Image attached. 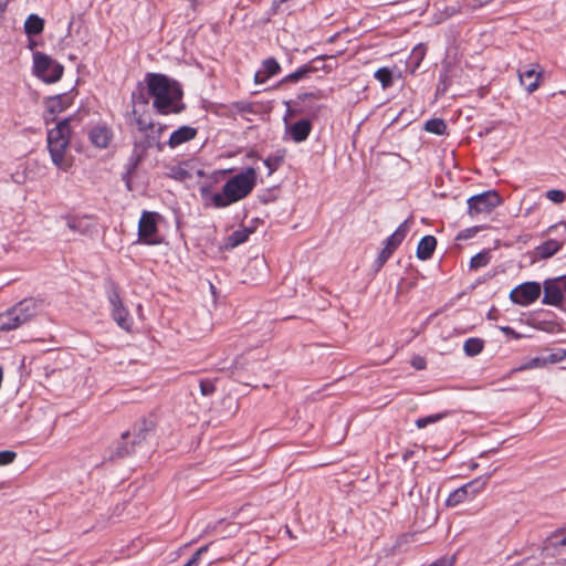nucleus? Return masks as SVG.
<instances>
[{"label": "nucleus", "instance_id": "f257e3e1", "mask_svg": "<svg viewBox=\"0 0 566 566\" xmlns=\"http://www.w3.org/2000/svg\"><path fill=\"white\" fill-rule=\"evenodd\" d=\"M145 83L149 84L153 107L159 115L180 114L186 105L182 102L181 84L161 73H147Z\"/></svg>", "mask_w": 566, "mask_h": 566}, {"label": "nucleus", "instance_id": "f03ea898", "mask_svg": "<svg viewBox=\"0 0 566 566\" xmlns=\"http://www.w3.org/2000/svg\"><path fill=\"white\" fill-rule=\"evenodd\" d=\"M255 181L256 172L254 168L249 167L229 179L222 187V192L211 193L210 186L202 185L200 195L206 201V207L226 208L249 196L255 186Z\"/></svg>", "mask_w": 566, "mask_h": 566}, {"label": "nucleus", "instance_id": "7ed1b4c3", "mask_svg": "<svg viewBox=\"0 0 566 566\" xmlns=\"http://www.w3.org/2000/svg\"><path fill=\"white\" fill-rule=\"evenodd\" d=\"M64 66L43 52L33 53V74L45 83L61 80Z\"/></svg>", "mask_w": 566, "mask_h": 566}, {"label": "nucleus", "instance_id": "20e7f679", "mask_svg": "<svg viewBox=\"0 0 566 566\" xmlns=\"http://www.w3.org/2000/svg\"><path fill=\"white\" fill-rule=\"evenodd\" d=\"M495 471L496 469L490 473L478 476L451 492L446 501V505L449 507H454L467 500L473 499L476 494L484 490L490 478Z\"/></svg>", "mask_w": 566, "mask_h": 566}, {"label": "nucleus", "instance_id": "39448f33", "mask_svg": "<svg viewBox=\"0 0 566 566\" xmlns=\"http://www.w3.org/2000/svg\"><path fill=\"white\" fill-rule=\"evenodd\" d=\"M468 213L474 217L480 213H489L502 203L501 196L495 190H488L468 199Z\"/></svg>", "mask_w": 566, "mask_h": 566}, {"label": "nucleus", "instance_id": "423d86ee", "mask_svg": "<svg viewBox=\"0 0 566 566\" xmlns=\"http://www.w3.org/2000/svg\"><path fill=\"white\" fill-rule=\"evenodd\" d=\"M157 217L156 212L144 211L138 222V241L148 244L156 245L160 243V239L158 237V228H157Z\"/></svg>", "mask_w": 566, "mask_h": 566}, {"label": "nucleus", "instance_id": "0eeeda50", "mask_svg": "<svg viewBox=\"0 0 566 566\" xmlns=\"http://www.w3.org/2000/svg\"><path fill=\"white\" fill-rule=\"evenodd\" d=\"M541 296V284L534 281L524 282L514 287L510 293V300L517 305L527 306Z\"/></svg>", "mask_w": 566, "mask_h": 566}, {"label": "nucleus", "instance_id": "6e6552de", "mask_svg": "<svg viewBox=\"0 0 566 566\" xmlns=\"http://www.w3.org/2000/svg\"><path fill=\"white\" fill-rule=\"evenodd\" d=\"M166 129L165 125H154L150 126L149 129L143 132V136L140 139H135L134 144H136L139 148L147 151L150 148H156L158 151H163L165 148V144L160 142L161 134Z\"/></svg>", "mask_w": 566, "mask_h": 566}, {"label": "nucleus", "instance_id": "1a4fd4ad", "mask_svg": "<svg viewBox=\"0 0 566 566\" xmlns=\"http://www.w3.org/2000/svg\"><path fill=\"white\" fill-rule=\"evenodd\" d=\"M12 308L13 313H15L17 317H19L20 324L22 325L29 322L39 313V311L41 310V303L30 297L22 300L21 302L12 306Z\"/></svg>", "mask_w": 566, "mask_h": 566}, {"label": "nucleus", "instance_id": "9d476101", "mask_svg": "<svg viewBox=\"0 0 566 566\" xmlns=\"http://www.w3.org/2000/svg\"><path fill=\"white\" fill-rule=\"evenodd\" d=\"M560 281L558 277L544 281V296L543 304L558 306L563 298V285H559Z\"/></svg>", "mask_w": 566, "mask_h": 566}, {"label": "nucleus", "instance_id": "9b49d317", "mask_svg": "<svg viewBox=\"0 0 566 566\" xmlns=\"http://www.w3.org/2000/svg\"><path fill=\"white\" fill-rule=\"evenodd\" d=\"M91 143L97 148H107L113 139V132L106 125H96L90 133Z\"/></svg>", "mask_w": 566, "mask_h": 566}, {"label": "nucleus", "instance_id": "f8f14e48", "mask_svg": "<svg viewBox=\"0 0 566 566\" xmlns=\"http://www.w3.org/2000/svg\"><path fill=\"white\" fill-rule=\"evenodd\" d=\"M538 65L518 70V78L521 84L525 87L527 93H533L539 85V78L542 77L541 71H537Z\"/></svg>", "mask_w": 566, "mask_h": 566}, {"label": "nucleus", "instance_id": "ddd939ff", "mask_svg": "<svg viewBox=\"0 0 566 566\" xmlns=\"http://www.w3.org/2000/svg\"><path fill=\"white\" fill-rule=\"evenodd\" d=\"M70 142H48V148L52 158L53 164L63 170L69 168V164L65 163L64 156L69 147Z\"/></svg>", "mask_w": 566, "mask_h": 566}, {"label": "nucleus", "instance_id": "4468645a", "mask_svg": "<svg viewBox=\"0 0 566 566\" xmlns=\"http://www.w3.org/2000/svg\"><path fill=\"white\" fill-rule=\"evenodd\" d=\"M65 220L66 227L74 233L91 235L96 231L87 217L66 216Z\"/></svg>", "mask_w": 566, "mask_h": 566}, {"label": "nucleus", "instance_id": "2eb2a0df", "mask_svg": "<svg viewBox=\"0 0 566 566\" xmlns=\"http://www.w3.org/2000/svg\"><path fill=\"white\" fill-rule=\"evenodd\" d=\"M197 134V128L184 125L171 133L167 144L170 148H176L177 146L196 138Z\"/></svg>", "mask_w": 566, "mask_h": 566}, {"label": "nucleus", "instance_id": "dca6fc26", "mask_svg": "<svg viewBox=\"0 0 566 566\" xmlns=\"http://www.w3.org/2000/svg\"><path fill=\"white\" fill-rule=\"evenodd\" d=\"M46 111L55 116L65 111L72 104V97L69 94H57L46 99Z\"/></svg>", "mask_w": 566, "mask_h": 566}, {"label": "nucleus", "instance_id": "f3484780", "mask_svg": "<svg viewBox=\"0 0 566 566\" xmlns=\"http://www.w3.org/2000/svg\"><path fill=\"white\" fill-rule=\"evenodd\" d=\"M153 431L154 422L151 420L143 419L134 428L132 446L136 448L140 447Z\"/></svg>", "mask_w": 566, "mask_h": 566}, {"label": "nucleus", "instance_id": "a211bd4d", "mask_svg": "<svg viewBox=\"0 0 566 566\" xmlns=\"http://www.w3.org/2000/svg\"><path fill=\"white\" fill-rule=\"evenodd\" d=\"M412 223L411 219L405 220L397 229L396 231L389 235L385 240V247L389 248L394 252L396 249L401 244V242L405 240L407 233L409 232L410 224Z\"/></svg>", "mask_w": 566, "mask_h": 566}, {"label": "nucleus", "instance_id": "6ab92c4d", "mask_svg": "<svg viewBox=\"0 0 566 566\" xmlns=\"http://www.w3.org/2000/svg\"><path fill=\"white\" fill-rule=\"evenodd\" d=\"M70 122L71 118H64L54 128L50 129L48 132V142H70Z\"/></svg>", "mask_w": 566, "mask_h": 566}, {"label": "nucleus", "instance_id": "aec40b11", "mask_svg": "<svg viewBox=\"0 0 566 566\" xmlns=\"http://www.w3.org/2000/svg\"><path fill=\"white\" fill-rule=\"evenodd\" d=\"M312 132V124L308 119H301L292 124L289 128L291 138L295 143H302L307 139Z\"/></svg>", "mask_w": 566, "mask_h": 566}, {"label": "nucleus", "instance_id": "412c9836", "mask_svg": "<svg viewBox=\"0 0 566 566\" xmlns=\"http://www.w3.org/2000/svg\"><path fill=\"white\" fill-rule=\"evenodd\" d=\"M147 156V151L139 148L136 144H134L132 155L128 158L127 165H126V175L124 176V180H126L127 188L130 189V180L128 178L129 175H132L138 165L145 159Z\"/></svg>", "mask_w": 566, "mask_h": 566}, {"label": "nucleus", "instance_id": "4be33fe9", "mask_svg": "<svg viewBox=\"0 0 566 566\" xmlns=\"http://www.w3.org/2000/svg\"><path fill=\"white\" fill-rule=\"evenodd\" d=\"M132 433L126 431L122 433V442L117 444L109 455V460L123 459L136 452V447L132 446V440L128 441Z\"/></svg>", "mask_w": 566, "mask_h": 566}, {"label": "nucleus", "instance_id": "5701e85b", "mask_svg": "<svg viewBox=\"0 0 566 566\" xmlns=\"http://www.w3.org/2000/svg\"><path fill=\"white\" fill-rule=\"evenodd\" d=\"M437 247V239L433 235H424L418 243L417 258L419 260H428L432 256Z\"/></svg>", "mask_w": 566, "mask_h": 566}, {"label": "nucleus", "instance_id": "b1692460", "mask_svg": "<svg viewBox=\"0 0 566 566\" xmlns=\"http://www.w3.org/2000/svg\"><path fill=\"white\" fill-rule=\"evenodd\" d=\"M150 98L149 84L145 83V81L138 82L135 90L132 92L134 107L136 108L137 105L147 106Z\"/></svg>", "mask_w": 566, "mask_h": 566}, {"label": "nucleus", "instance_id": "393cba45", "mask_svg": "<svg viewBox=\"0 0 566 566\" xmlns=\"http://www.w3.org/2000/svg\"><path fill=\"white\" fill-rule=\"evenodd\" d=\"M112 317L117 323L119 327L125 331H130L133 325V318L129 315V312L125 308L124 305H119L112 308Z\"/></svg>", "mask_w": 566, "mask_h": 566}, {"label": "nucleus", "instance_id": "a878e982", "mask_svg": "<svg viewBox=\"0 0 566 566\" xmlns=\"http://www.w3.org/2000/svg\"><path fill=\"white\" fill-rule=\"evenodd\" d=\"M44 30V20L38 14H30L24 22V32L27 35H39Z\"/></svg>", "mask_w": 566, "mask_h": 566}, {"label": "nucleus", "instance_id": "bb28decb", "mask_svg": "<svg viewBox=\"0 0 566 566\" xmlns=\"http://www.w3.org/2000/svg\"><path fill=\"white\" fill-rule=\"evenodd\" d=\"M20 326L19 317L13 313L12 307L0 314V332H9Z\"/></svg>", "mask_w": 566, "mask_h": 566}, {"label": "nucleus", "instance_id": "cd10ccee", "mask_svg": "<svg viewBox=\"0 0 566 566\" xmlns=\"http://www.w3.org/2000/svg\"><path fill=\"white\" fill-rule=\"evenodd\" d=\"M316 67L317 66L304 64L301 67H298L296 71H294V72L287 74L285 77H283L281 81V84L287 83V82L296 83L303 78H306V77H308L310 74L315 72Z\"/></svg>", "mask_w": 566, "mask_h": 566}, {"label": "nucleus", "instance_id": "c85d7f7f", "mask_svg": "<svg viewBox=\"0 0 566 566\" xmlns=\"http://www.w3.org/2000/svg\"><path fill=\"white\" fill-rule=\"evenodd\" d=\"M252 233V230L249 228H241L235 231H233L227 239V247L228 248H235L242 243H244L249 235Z\"/></svg>", "mask_w": 566, "mask_h": 566}, {"label": "nucleus", "instance_id": "c756f323", "mask_svg": "<svg viewBox=\"0 0 566 566\" xmlns=\"http://www.w3.org/2000/svg\"><path fill=\"white\" fill-rule=\"evenodd\" d=\"M285 154V149H277L273 155L263 160L264 166L269 169V175H272L280 168L284 161Z\"/></svg>", "mask_w": 566, "mask_h": 566}, {"label": "nucleus", "instance_id": "7c9ffc66", "mask_svg": "<svg viewBox=\"0 0 566 566\" xmlns=\"http://www.w3.org/2000/svg\"><path fill=\"white\" fill-rule=\"evenodd\" d=\"M562 248V243L557 240H547L537 248V252L543 259H547L557 253Z\"/></svg>", "mask_w": 566, "mask_h": 566}, {"label": "nucleus", "instance_id": "2f4dec72", "mask_svg": "<svg viewBox=\"0 0 566 566\" xmlns=\"http://www.w3.org/2000/svg\"><path fill=\"white\" fill-rule=\"evenodd\" d=\"M484 348V342L478 337L468 338L464 342L463 350L467 356L474 357L479 355Z\"/></svg>", "mask_w": 566, "mask_h": 566}, {"label": "nucleus", "instance_id": "473e14b6", "mask_svg": "<svg viewBox=\"0 0 566 566\" xmlns=\"http://www.w3.org/2000/svg\"><path fill=\"white\" fill-rule=\"evenodd\" d=\"M424 129L436 135H443L447 130V124L441 118H432L426 122Z\"/></svg>", "mask_w": 566, "mask_h": 566}, {"label": "nucleus", "instance_id": "72a5a7b5", "mask_svg": "<svg viewBox=\"0 0 566 566\" xmlns=\"http://www.w3.org/2000/svg\"><path fill=\"white\" fill-rule=\"evenodd\" d=\"M490 260H491L490 251L483 250L482 252H479L471 258L470 269L478 270L480 268H483L490 263Z\"/></svg>", "mask_w": 566, "mask_h": 566}, {"label": "nucleus", "instance_id": "f704fd0d", "mask_svg": "<svg viewBox=\"0 0 566 566\" xmlns=\"http://www.w3.org/2000/svg\"><path fill=\"white\" fill-rule=\"evenodd\" d=\"M535 327L546 333H558L562 332V324L554 319H541L536 322Z\"/></svg>", "mask_w": 566, "mask_h": 566}, {"label": "nucleus", "instance_id": "c9c22d12", "mask_svg": "<svg viewBox=\"0 0 566 566\" xmlns=\"http://www.w3.org/2000/svg\"><path fill=\"white\" fill-rule=\"evenodd\" d=\"M262 67H263V72L264 74H266V76L271 77V76H274L276 74L280 73L281 71V66L279 64V62L276 61V59L274 57H268L265 59L263 62H262Z\"/></svg>", "mask_w": 566, "mask_h": 566}, {"label": "nucleus", "instance_id": "e433bc0d", "mask_svg": "<svg viewBox=\"0 0 566 566\" xmlns=\"http://www.w3.org/2000/svg\"><path fill=\"white\" fill-rule=\"evenodd\" d=\"M375 77L381 83L384 88L392 85V72L388 67H380L375 72Z\"/></svg>", "mask_w": 566, "mask_h": 566}, {"label": "nucleus", "instance_id": "4c0bfd02", "mask_svg": "<svg viewBox=\"0 0 566 566\" xmlns=\"http://www.w3.org/2000/svg\"><path fill=\"white\" fill-rule=\"evenodd\" d=\"M447 416V412L430 415L427 417L418 418L416 420V426L419 429L426 428L427 426L434 423L441 419H443Z\"/></svg>", "mask_w": 566, "mask_h": 566}, {"label": "nucleus", "instance_id": "58836bf2", "mask_svg": "<svg viewBox=\"0 0 566 566\" xmlns=\"http://www.w3.org/2000/svg\"><path fill=\"white\" fill-rule=\"evenodd\" d=\"M133 115L135 117V124L137 126V129L143 133L150 128V126H154L155 123L151 119H146L143 115L137 114V109L133 108Z\"/></svg>", "mask_w": 566, "mask_h": 566}, {"label": "nucleus", "instance_id": "ea45409f", "mask_svg": "<svg viewBox=\"0 0 566 566\" xmlns=\"http://www.w3.org/2000/svg\"><path fill=\"white\" fill-rule=\"evenodd\" d=\"M451 84V78H450V75H449V70L447 66H444L442 69V71L440 72V76H439V83H438V86H437V92L438 93H446V91L448 90L449 85Z\"/></svg>", "mask_w": 566, "mask_h": 566}, {"label": "nucleus", "instance_id": "a19ab883", "mask_svg": "<svg viewBox=\"0 0 566 566\" xmlns=\"http://www.w3.org/2000/svg\"><path fill=\"white\" fill-rule=\"evenodd\" d=\"M394 251L384 245L382 250L379 252L378 256L375 260V270L379 271L388 259L392 255Z\"/></svg>", "mask_w": 566, "mask_h": 566}, {"label": "nucleus", "instance_id": "79ce46f5", "mask_svg": "<svg viewBox=\"0 0 566 566\" xmlns=\"http://www.w3.org/2000/svg\"><path fill=\"white\" fill-rule=\"evenodd\" d=\"M547 365L546 357H534L530 359L527 363L523 364L517 368V370H526L533 368H542Z\"/></svg>", "mask_w": 566, "mask_h": 566}, {"label": "nucleus", "instance_id": "37998d69", "mask_svg": "<svg viewBox=\"0 0 566 566\" xmlns=\"http://www.w3.org/2000/svg\"><path fill=\"white\" fill-rule=\"evenodd\" d=\"M326 59H332V56H327V55L316 56L310 63H307V65L317 66L315 69V72L319 71V70H323L326 73H328V72H331L332 67L324 63Z\"/></svg>", "mask_w": 566, "mask_h": 566}, {"label": "nucleus", "instance_id": "c03bdc74", "mask_svg": "<svg viewBox=\"0 0 566 566\" xmlns=\"http://www.w3.org/2000/svg\"><path fill=\"white\" fill-rule=\"evenodd\" d=\"M546 198L555 203H562L566 200V193L563 190L551 189L545 193Z\"/></svg>", "mask_w": 566, "mask_h": 566}, {"label": "nucleus", "instance_id": "a18cd8bd", "mask_svg": "<svg viewBox=\"0 0 566 566\" xmlns=\"http://www.w3.org/2000/svg\"><path fill=\"white\" fill-rule=\"evenodd\" d=\"M107 294H108V301H109V303L112 305V308L116 307V306H119V305H123V302L120 300V295H119V292H118V289H117L116 285L112 284L111 289L107 292Z\"/></svg>", "mask_w": 566, "mask_h": 566}, {"label": "nucleus", "instance_id": "49530a36", "mask_svg": "<svg viewBox=\"0 0 566 566\" xmlns=\"http://www.w3.org/2000/svg\"><path fill=\"white\" fill-rule=\"evenodd\" d=\"M326 97H327V93L323 90H316V91H312V92L301 93L297 95V99H300V101H305L308 98L323 99Z\"/></svg>", "mask_w": 566, "mask_h": 566}, {"label": "nucleus", "instance_id": "de8ad7c7", "mask_svg": "<svg viewBox=\"0 0 566 566\" xmlns=\"http://www.w3.org/2000/svg\"><path fill=\"white\" fill-rule=\"evenodd\" d=\"M209 546L200 547L184 566H198L201 555L208 551Z\"/></svg>", "mask_w": 566, "mask_h": 566}, {"label": "nucleus", "instance_id": "09e8293b", "mask_svg": "<svg viewBox=\"0 0 566 566\" xmlns=\"http://www.w3.org/2000/svg\"><path fill=\"white\" fill-rule=\"evenodd\" d=\"M17 458V453L10 450L0 451V465L12 463Z\"/></svg>", "mask_w": 566, "mask_h": 566}, {"label": "nucleus", "instance_id": "8fccbe9b", "mask_svg": "<svg viewBox=\"0 0 566 566\" xmlns=\"http://www.w3.org/2000/svg\"><path fill=\"white\" fill-rule=\"evenodd\" d=\"M216 386L211 380H201L200 381V391L203 396H210L214 392Z\"/></svg>", "mask_w": 566, "mask_h": 566}, {"label": "nucleus", "instance_id": "3c124183", "mask_svg": "<svg viewBox=\"0 0 566 566\" xmlns=\"http://www.w3.org/2000/svg\"><path fill=\"white\" fill-rule=\"evenodd\" d=\"M564 359V356L562 354L560 348H558L555 353L549 354L546 356V363L548 364H556Z\"/></svg>", "mask_w": 566, "mask_h": 566}, {"label": "nucleus", "instance_id": "603ef678", "mask_svg": "<svg viewBox=\"0 0 566 566\" xmlns=\"http://www.w3.org/2000/svg\"><path fill=\"white\" fill-rule=\"evenodd\" d=\"M411 365L413 368H416L417 370H422L426 368L427 366V361L423 357L421 356H415L412 359H411Z\"/></svg>", "mask_w": 566, "mask_h": 566}, {"label": "nucleus", "instance_id": "864d4df0", "mask_svg": "<svg viewBox=\"0 0 566 566\" xmlns=\"http://www.w3.org/2000/svg\"><path fill=\"white\" fill-rule=\"evenodd\" d=\"M555 537L557 538L556 545L560 547L566 546V528L560 530L556 533Z\"/></svg>", "mask_w": 566, "mask_h": 566}, {"label": "nucleus", "instance_id": "5fc2aeb1", "mask_svg": "<svg viewBox=\"0 0 566 566\" xmlns=\"http://www.w3.org/2000/svg\"><path fill=\"white\" fill-rule=\"evenodd\" d=\"M452 564H453V558L442 557V558L437 559L429 566H452Z\"/></svg>", "mask_w": 566, "mask_h": 566}, {"label": "nucleus", "instance_id": "6e6d98bb", "mask_svg": "<svg viewBox=\"0 0 566 566\" xmlns=\"http://www.w3.org/2000/svg\"><path fill=\"white\" fill-rule=\"evenodd\" d=\"M285 105L287 106L286 116H296L304 113L302 108H292L290 102H285Z\"/></svg>", "mask_w": 566, "mask_h": 566}, {"label": "nucleus", "instance_id": "4d7b16f0", "mask_svg": "<svg viewBox=\"0 0 566 566\" xmlns=\"http://www.w3.org/2000/svg\"><path fill=\"white\" fill-rule=\"evenodd\" d=\"M269 78V76H266V74H264L263 71H259L255 73L254 75V82L256 84H261V83H264L266 80Z\"/></svg>", "mask_w": 566, "mask_h": 566}, {"label": "nucleus", "instance_id": "13d9d810", "mask_svg": "<svg viewBox=\"0 0 566 566\" xmlns=\"http://www.w3.org/2000/svg\"><path fill=\"white\" fill-rule=\"evenodd\" d=\"M235 106L241 112H251L252 111V106L249 103L240 102V103H235Z\"/></svg>", "mask_w": 566, "mask_h": 566}, {"label": "nucleus", "instance_id": "bf43d9fd", "mask_svg": "<svg viewBox=\"0 0 566 566\" xmlns=\"http://www.w3.org/2000/svg\"><path fill=\"white\" fill-rule=\"evenodd\" d=\"M501 331L506 335H512L514 338H518L520 334H517L512 327L510 326H502Z\"/></svg>", "mask_w": 566, "mask_h": 566}, {"label": "nucleus", "instance_id": "052dcab7", "mask_svg": "<svg viewBox=\"0 0 566 566\" xmlns=\"http://www.w3.org/2000/svg\"><path fill=\"white\" fill-rule=\"evenodd\" d=\"M10 0H0V17L2 15V13L6 11L7 9V6L9 3Z\"/></svg>", "mask_w": 566, "mask_h": 566}, {"label": "nucleus", "instance_id": "680f3d73", "mask_svg": "<svg viewBox=\"0 0 566 566\" xmlns=\"http://www.w3.org/2000/svg\"><path fill=\"white\" fill-rule=\"evenodd\" d=\"M228 172V170H221L213 174L214 181L218 180V176H224Z\"/></svg>", "mask_w": 566, "mask_h": 566}, {"label": "nucleus", "instance_id": "e2e57ef3", "mask_svg": "<svg viewBox=\"0 0 566 566\" xmlns=\"http://www.w3.org/2000/svg\"><path fill=\"white\" fill-rule=\"evenodd\" d=\"M558 280L560 281V284L563 285V289L566 292V275L559 276Z\"/></svg>", "mask_w": 566, "mask_h": 566}, {"label": "nucleus", "instance_id": "0e129e2a", "mask_svg": "<svg viewBox=\"0 0 566 566\" xmlns=\"http://www.w3.org/2000/svg\"><path fill=\"white\" fill-rule=\"evenodd\" d=\"M321 108H322V106L316 107V109H313V108L311 107V108L307 111V113H308L311 116L315 117V116H316V112H317L318 109H321Z\"/></svg>", "mask_w": 566, "mask_h": 566}, {"label": "nucleus", "instance_id": "69168bd1", "mask_svg": "<svg viewBox=\"0 0 566 566\" xmlns=\"http://www.w3.org/2000/svg\"><path fill=\"white\" fill-rule=\"evenodd\" d=\"M465 231L468 232V234H467V235H464V238H469L471 234H473V233H475V232H476V230H475V229H467Z\"/></svg>", "mask_w": 566, "mask_h": 566}, {"label": "nucleus", "instance_id": "338daca9", "mask_svg": "<svg viewBox=\"0 0 566 566\" xmlns=\"http://www.w3.org/2000/svg\"><path fill=\"white\" fill-rule=\"evenodd\" d=\"M469 467L471 470H475V469H478L479 464L476 462L472 461Z\"/></svg>", "mask_w": 566, "mask_h": 566}, {"label": "nucleus", "instance_id": "774afa93", "mask_svg": "<svg viewBox=\"0 0 566 566\" xmlns=\"http://www.w3.org/2000/svg\"><path fill=\"white\" fill-rule=\"evenodd\" d=\"M36 45V43L34 41H31L30 40V43H29V49L33 50V48Z\"/></svg>", "mask_w": 566, "mask_h": 566}]
</instances>
